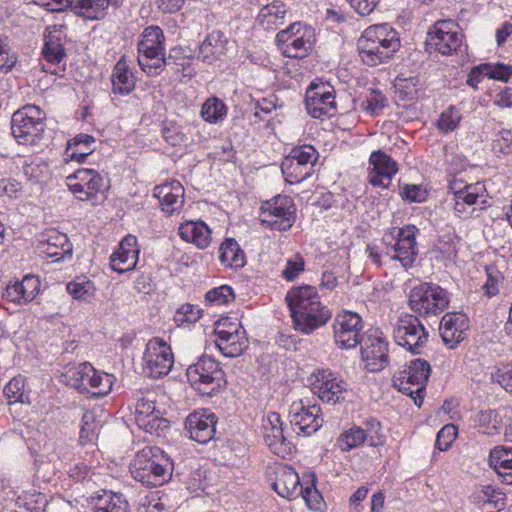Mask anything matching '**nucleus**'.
Here are the masks:
<instances>
[{
  "label": "nucleus",
  "mask_w": 512,
  "mask_h": 512,
  "mask_svg": "<svg viewBox=\"0 0 512 512\" xmlns=\"http://www.w3.org/2000/svg\"><path fill=\"white\" fill-rule=\"evenodd\" d=\"M293 327L310 335L325 326L332 317L331 310L321 302L317 288L311 285L292 287L285 296Z\"/></svg>",
  "instance_id": "nucleus-1"
},
{
  "label": "nucleus",
  "mask_w": 512,
  "mask_h": 512,
  "mask_svg": "<svg viewBox=\"0 0 512 512\" xmlns=\"http://www.w3.org/2000/svg\"><path fill=\"white\" fill-rule=\"evenodd\" d=\"M362 61L368 66L388 62L398 51V33L389 24L372 25L366 28L357 42Z\"/></svg>",
  "instance_id": "nucleus-2"
},
{
  "label": "nucleus",
  "mask_w": 512,
  "mask_h": 512,
  "mask_svg": "<svg viewBox=\"0 0 512 512\" xmlns=\"http://www.w3.org/2000/svg\"><path fill=\"white\" fill-rule=\"evenodd\" d=\"M130 472L136 481L148 487H156L171 478L172 462L159 447L146 446L134 456Z\"/></svg>",
  "instance_id": "nucleus-3"
},
{
  "label": "nucleus",
  "mask_w": 512,
  "mask_h": 512,
  "mask_svg": "<svg viewBox=\"0 0 512 512\" xmlns=\"http://www.w3.org/2000/svg\"><path fill=\"white\" fill-rule=\"evenodd\" d=\"M61 377L68 386L93 397L105 396L112 388V375L98 372L87 362L65 367Z\"/></svg>",
  "instance_id": "nucleus-4"
},
{
  "label": "nucleus",
  "mask_w": 512,
  "mask_h": 512,
  "mask_svg": "<svg viewBox=\"0 0 512 512\" xmlns=\"http://www.w3.org/2000/svg\"><path fill=\"white\" fill-rule=\"evenodd\" d=\"M186 376L191 387L203 396H213L222 391L227 381L220 364L209 356H201L188 366Z\"/></svg>",
  "instance_id": "nucleus-5"
},
{
  "label": "nucleus",
  "mask_w": 512,
  "mask_h": 512,
  "mask_svg": "<svg viewBox=\"0 0 512 512\" xmlns=\"http://www.w3.org/2000/svg\"><path fill=\"white\" fill-rule=\"evenodd\" d=\"M46 114L36 105H26L13 113L11 130L14 138L21 145H35L45 131Z\"/></svg>",
  "instance_id": "nucleus-6"
},
{
  "label": "nucleus",
  "mask_w": 512,
  "mask_h": 512,
  "mask_svg": "<svg viewBox=\"0 0 512 512\" xmlns=\"http://www.w3.org/2000/svg\"><path fill=\"white\" fill-rule=\"evenodd\" d=\"M454 202L453 209L459 218L468 219L487 207V190L482 182L465 184L461 180H453L449 184Z\"/></svg>",
  "instance_id": "nucleus-7"
},
{
  "label": "nucleus",
  "mask_w": 512,
  "mask_h": 512,
  "mask_svg": "<svg viewBox=\"0 0 512 512\" xmlns=\"http://www.w3.org/2000/svg\"><path fill=\"white\" fill-rule=\"evenodd\" d=\"M449 302V293L434 283H421L413 287L409 294V306L420 316L439 315L448 307Z\"/></svg>",
  "instance_id": "nucleus-8"
},
{
  "label": "nucleus",
  "mask_w": 512,
  "mask_h": 512,
  "mask_svg": "<svg viewBox=\"0 0 512 512\" xmlns=\"http://www.w3.org/2000/svg\"><path fill=\"white\" fill-rule=\"evenodd\" d=\"M314 41V30L301 22H294L279 31L275 38L277 47L285 57L299 59L309 54Z\"/></svg>",
  "instance_id": "nucleus-9"
},
{
  "label": "nucleus",
  "mask_w": 512,
  "mask_h": 512,
  "mask_svg": "<svg viewBox=\"0 0 512 512\" xmlns=\"http://www.w3.org/2000/svg\"><path fill=\"white\" fill-rule=\"evenodd\" d=\"M431 373L430 364L424 359H414L407 367L394 375V386L398 390L414 399V403L420 407L426 387V382Z\"/></svg>",
  "instance_id": "nucleus-10"
},
{
  "label": "nucleus",
  "mask_w": 512,
  "mask_h": 512,
  "mask_svg": "<svg viewBox=\"0 0 512 512\" xmlns=\"http://www.w3.org/2000/svg\"><path fill=\"white\" fill-rule=\"evenodd\" d=\"M318 157L319 154L312 145L294 147L281 164L285 180L290 184H297L310 177L315 171Z\"/></svg>",
  "instance_id": "nucleus-11"
},
{
  "label": "nucleus",
  "mask_w": 512,
  "mask_h": 512,
  "mask_svg": "<svg viewBox=\"0 0 512 512\" xmlns=\"http://www.w3.org/2000/svg\"><path fill=\"white\" fill-rule=\"evenodd\" d=\"M69 190L80 201H91L99 195L105 198L108 182L94 169H78L66 178Z\"/></svg>",
  "instance_id": "nucleus-12"
},
{
  "label": "nucleus",
  "mask_w": 512,
  "mask_h": 512,
  "mask_svg": "<svg viewBox=\"0 0 512 512\" xmlns=\"http://www.w3.org/2000/svg\"><path fill=\"white\" fill-rule=\"evenodd\" d=\"M428 335L418 317L412 314L401 316L393 329L395 342L414 354L421 353Z\"/></svg>",
  "instance_id": "nucleus-13"
},
{
  "label": "nucleus",
  "mask_w": 512,
  "mask_h": 512,
  "mask_svg": "<svg viewBox=\"0 0 512 512\" xmlns=\"http://www.w3.org/2000/svg\"><path fill=\"white\" fill-rule=\"evenodd\" d=\"M396 235L394 243L387 244V255L391 260L399 261L405 268H411L418 256V244L416 234L419 229L415 225H406L398 229H393Z\"/></svg>",
  "instance_id": "nucleus-14"
},
{
  "label": "nucleus",
  "mask_w": 512,
  "mask_h": 512,
  "mask_svg": "<svg viewBox=\"0 0 512 512\" xmlns=\"http://www.w3.org/2000/svg\"><path fill=\"white\" fill-rule=\"evenodd\" d=\"M144 371L153 378L167 375L174 363L171 347L159 337L148 341L143 354Z\"/></svg>",
  "instance_id": "nucleus-15"
},
{
  "label": "nucleus",
  "mask_w": 512,
  "mask_h": 512,
  "mask_svg": "<svg viewBox=\"0 0 512 512\" xmlns=\"http://www.w3.org/2000/svg\"><path fill=\"white\" fill-rule=\"evenodd\" d=\"M295 208L288 196L278 195L261 206V222L278 231H286L294 222Z\"/></svg>",
  "instance_id": "nucleus-16"
},
{
  "label": "nucleus",
  "mask_w": 512,
  "mask_h": 512,
  "mask_svg": "<svg viewBox=\"0 0 512 512\" xmlns=\"http://www.w3.org/2000/svg\"><path fill=\"white\" fill-rule=\"evenodd\" d=\"M388 341L383 332L370 329L362 339L361 356L365 367L371 372L384 369L389 362Z\"/></svg>",
  "instance_id": "nucleus-17"
},
{
  "label": "nucleus",
  "mask_w": 512,
  "mask_h": 512,
  "mask_svg": "<svg viewBox=\"0 0 512 512\" xmlns=\"http://www.w3.org/2000/svg\"><path fill=\"white\" fill-rule=\"evenodd\" d=\"M362 318L355 312L342 311L338 313L333 323L335 343L339 348H355L362 342Z\"/></svg>",
  "instance_id": "nucleus-18"
},
{
  "label": "nucleus",
  "mask_w": 512,
  "mask_h": 512,
  "mask_svg": "<svg viewBox=\"0 0 512 512\" xmlns=\"http://www.w3.org/2000/svg\"><path fill=\"white\" fill-rule=\"evenodd\" d=\"M428 35L430 44L443 55L452 54L462 44L463 35L459 32V26L450 19L437 21Z\"/></svg>",
  "instance_id": "nucleus-19"
},
{
  "label": "nucleus",
  "mask_w": 512,
  "mask_h": 512,
  "mask_svg": "<svg viewBox=\"0 0 512 512\" xmlns=\"http://www.w3.org/2000/svg\"><path fill=\"white\" fill-rule=\"evenodd\" d=\"M334 88L328 84H312L306 92V109L313 118L331 117L337 112Z\"/></svg>",
  "instance_id": "nucleus-20"
},
{
  "label": "nucleus",
  "mask_w": 512,
  "mask_h": 512,
  "mask_svg": "<svg viewBox=\"0 0 512 512\" xmlns=\"http://www.w3.org/2000/svg\"><path fill=\"white\" fill-rule=\"evenodd\" d=\"M317 405L304 406L302 402L293 403L289 410L290 425L297 435L310 436L323 424Z\"/></svg>",
  "instance_id": "nucleus-21"
},
{
  "label": "nucleus",
  "mask_w": 512,
  "mask_h": 512,
  "mask_svg": "<svg viewBox=\"0 0 512 512\" xmlns=\"http://www.w3.org/2000/svg\"><path fill=\"white\" fill-rule=\"evenodd\" d=\"M263 437L270 450L281 457L291 452L292 444L284 435L281 417L276 412H271L263 420Z\"/></svg>",
  "instance_id": "nucleus-22"
},
{
  "label": "nucleus",
  "mask_w": 512,
  "mask_h": 512,
  "mask_svg": "<svg viewBox=\"0 0 512 512\" xmlns=\"http://www.w3.org/2000/svg\"><path fill=\"white\" fill-rule=\"evenodd\" d=\"M312 391L323 402L336 404L344 399L346 385L331 371L319 370L315 374V381L312 383Z\"/></svg>",
  "instance_id": "nucleus-23"
},
{
  "label": "nucleus",
  "mask_w": 512,
  "mask_h": 512,
  "mask_svg": "<svg viewBox=\"0 0 512 512\" xmlns=\"http://www.w3.org/2000/svg\"><path fill=\"white\" fill-rule=\"evenodd\" d=\"M369 181L373 186L388 187L398 172V164L382 150L373 151L369 157Z\"/></svg>",
  "instance_id": "nucleus-24"
},
{
  "label": "nucleus",
  "mask_w": 512,
  "mask_h": 512,
  "mask_svg": "<svg viewBox=\"0 0 512 512\" xmlns=\"http://www.w3.org/2000/svg\"><path fill=\"white\" fill-rule=\"evenodd\" d=\"M469 319L461 312L446 313L440 322V335L449 348H455L466 337Z\"/></svg>",
  "instance_id": "nucleus-25"
},
{
  "label": "nucleus",
  "mask_w": 512,
  "mask_h": 512,
  "mask_svg": "<svg viewBox=\"0 0 512 512\" xmlns=\"http://www.w3.org/2000/svg\"><path fill=\"white\" fill-rule=\"evenodd\" d=\"M216 416L208 411L193 412L185 421V428L190 438L198 443L206 444L213 439L216 432Z\"/></svg>",
  "instance_id": "nucleus-26"
},
{
  "label": "nucleus",
  "mask_w": 512,
  "mask_h": 512,
  "mask_svg": "<svg viewBox=\"0 0 512 512\" xmlns=\"http://www.w3.org/2000/svg\"><path fill=\"white\" fill-rule=\"evenodd\" d=\"M139 252L137 238L134 235H127L120 242L118 249L110 256L111 268L118 273L135 269Z\"/></svg>",
  "instance_id": "nucleus-27"
},
{
  "label": "nucleus",
  "mask_w": 512,
  "mask_h": 512,
  "mask_svg": "<svg viewBox=\"0 0 512 512\" xmlns=\"http://www.w3.org/2000/svg\"><path fill=\"white\" fill-rule=\"evenodd\" d=\"M226 323H217L215 344L226 357L240 356L248 348V339L245 331L236 332L221 329Z\"/></svg>",
  "instance_id": "nucleus-28"
},
{
  "label": "nucleus",
  "mask_w": 512,
  "mask_h": 512,
  "mask_svg": "<svg viewBox=\"0 0 512 512\" xmlns=\"http://www.w3.org/2000/svg\"><path fill=\"white\" fill-rule=\"evenodd\" d=\"M275 480L272 484L276 493L288 500L300 496L302 485L297 472L290 466L278 465L274 469Z\"/></svg>",
  "instance_id": "nucleus-29"
},
{
  "label": "nucleus",
  "mask_w": 512,
  "mask_h": 512,
  "mask_svg": "<svg viewBox=\"0 0 512 512\" xmlns=\"http://www.w3.org/2000/svg\"><path fill=\"white\" fill-rule=\"evenodd\" d=\"M153 195L158 198L162 210L169 215L180 210L184 204V187L177 180L156 186Z\"/></svg>",
  "instance_id": "nucleus-30"
},
{
  "label": "nucleus",
  "mask_w": 512,
  "mask_h": 512,
  "mask_svg": "<svg viewBox=\"0 0 512 512\" xmlns=\"http://www.w3.org/2000/svg\"><path fill=\"white\" fill-rule=\"evenodd\" d=\"M484 512H500L505 508V494L492 485H479L470 496Z\"/></svg>",
  "instance_id": "nucleus-31"
},
{
  "label": "nucleus",
  "mask_w": 512,
  "mask_h": 512,
  "mask_svg": "<svg viewBox=\"0 0 512 512\" xmlns=\"http://www.w3.org/2000/svg\"><path fill=\"white\" fill-rule=\"evenodd\" d=\"M211 233L212 231L208 225L201 220L185 221L178 229V234L182 240L194 244L199 249H205L210 245Z\"/></svg>",
  "instance_id": "nucleus-32"
},
{
  "label": "nucleus",
  "mask_w": 512,
  "mask_h": 512,
  "mask_svg": "<svg viewBox=\"0 0 512 512\" xmlns=\"http://www.w3.org/2000/svg\"><path fill=\"white\" fill-rule=\"evenodd\" d=\"M365 441H367L371 447H377L382 444V439L380 437L369 434V432L364 431V428L362 427L353 426L339 436L337 445L341 451L347 452L359 447Z\"/></svg>",
  "instance_id": "nucleus-33"
},
{
  "label": "nucleus",
  "mask_w": 512,
  "mask_h": 512,
  "mask_svg": "<svg viewBox=\"0 0 512 512\" xmlns=\"http://www.w3.org/2000/svg\"><path fill=\"white\" fill-rule=\"evenodd\" d=\"M227 38L219 30L209 33L199 46L198 58L213 63L226 53Z\"/></svg>",
  "instance_id": "nucleus-34"
},
{
  "label": "nucleus",
  "mask_w": 512,
  "mask_h": 512,
  "mask_svg": "<svg viewBox=\"0 0 512 512\" xmlns=\"http://www.w3.org/2000/svg\"><path fill=\"white\" fill-rule=\"evenodd\" d=\"M489 465L503 483L512 485V448L504 446L493 448L489 455Z\"/></svg>",
  "instance_id": "nucleus-35"
},
{
  "label": "nucleus",
  "mask_w": 512,
  "mask_h": 512,
  "mask_svg": "<svg viewBox=\"0 0 512 512\" xmlns=\"http://www.w3.org/2000/svg\"><path fill=\"white\" fill-rule=\"evenodd\" d=\"M287 13L286 5L282 1L273 0L260 9L257 20L264 29L276 30L285 23Z\"/></svg>",
  "instance_id": "nucleus-36"
},
{
  "label": "nucleus",
  "mask_w": 512,
  "mask_h": 512,
  "mask_svg": "<svg viewBox=\"0 0 512 512\" xmlns=\"http://www.w3.org/2000/svg\"><path fill=\"white\" fill-rule=\"evenodd\" d=\"M353 103L354 110L365 112L371 116H377L387 105V98L380 90L369 89L354 99Z\"/></svg>",
  "instance_id": "nucleus-37"
},
{
  "label": "nucleus",
  "mask_w": 512,
  "mask_h": 512,
  "mask_svg": "<svg viewBox=\"0 0 512 512\" xmlns=\"http://www.w3.org/2000/svg\"><path fill=\"white\" fill-rule=\"evenodd\" d=\"M111 80L114 93L127 95L134 90L135 78L124 57L114 66Z\"/></svg>",
  "instance_id": "nucleus-38"
},
{
  "label": "nucleus",
  "mask_w": 512,
  "mask_h": 512,
  "mask_svg": "<svg viewBox=\"0 0 512 512\" xmlns=\"http://www.w3.org/2000/svg\"><path fill=\"white\" fill-rule=\"evenodd\" d=\"M219 260L225 267L242 268L246 263L245 253L234 238L225 239L219 248Z\"/></svg>",
  "instance_id": "nucleus-39"
},
{
  "label": "nucleus",
  "mask_w": 512,
  "mask_h": 512,
  "mask_svg": "<svg viewBox=\"0 0 512 512\" xmlns=\"http://www.w3.org/2000/svg\"><path fill=\"white\" fill-rule=\"evenodd\" d=\"M165 36L159 26H149L144 29L138 42V53H163Z\"/></svg>",
  "instance_id": "nucleus-40"
},
{
  "label": "nucleus",
  "mask_w": 512,
  "mask_h": 512,
  "mask_svg": "<svg viewBox=\"0 0 512 512\" xmlns=\"http://www.w3.org/2000/svg\"><path fill=\"white\" fill-rule=\"evenodd\" d=\"M95 138L88 134H78L68 142L65 156L67 159L75 160L79 163L83 162L90 155L94 148Z\"/></svg>",
  "instance_id": "nucleus-41"
},
{
  "label": "nucleus",
  "mask_w": 512,
  "mask_h": 512,
  "mask_svg": "<svg viewBox=\"0 0 512 512\" xmlns=\"http://www.w3.org/2000/svg\"><path fill=\"white\" fill-rule=\"evenodd\" d=\"M70 8L75 14L98 19L104 15L108 7L106 0H71Z\"/></svg>",
  "instance_id": "nucleus-42"
},
{
  "label": "nucleus",
  "mask_w": 512,
  "mask_h": 512,
  "mask_svg": "<svg viewBox=\"0 0 512 512\" xmlns=\"http://www.w3.org/2000/svg\"><path fill=\"white\" fill-rule=\"evenodd\" d=\"M459 237L454 229L443 231L439 235L433 250L439 252L445 260L453 261L457 257Z\"/></svg>",
  "instance_id": "nucleus-43"
},
{
  "label": "nucleus",
  "mask_w": 512,
  "mask_h": 512,
  "mask_svg": "<svg viewBox=\"0 0 512 512\" xmlns=\"http://www.w3.org/2000/svg\"><path fill=\"white\" fill-rule=\"evenodd\" d=\"M200 114L204 121L217 124L225 119L227 106L221 99L211 97L203 103Z\"/></svg>",
  "instance_id": "nucleus-44"
},
{
  "label": "nucleus",
  "mask_w": 512,
  "mask_h": 512,
  "mask_svg": "<svg viewBox=\"0 0 512 512\" xmlns=\"http://www.w3.org/2000/svg\"><path fill=\"white\" fill-rule=\"evenodd\" d=\"M138 64L141 70L148 76H157L166 67L165 54L164 52L138 53Z\"/></svg>",
  "instance_id": "nucleus-45"
},
{
  "label": "nucleus",
  "mask_w": 512,
  "mask_h": 512,
  "mask_svg": "<svg viewBox=\"0 0 512 512\" xmlns=\"http://www.w3.org/2000/svg\"><path fill=\"white\" fill-rule=\"evenodd\" d=\"M95 512H128V503L121 494L105 492L98 499Z\"/></svg>",
  "instance_id": "nucleus-46"
},
{
  "label": "nucleus",
  "mask_w": 512,
  "mask_h": 512,
  "mask_svg": "<svg viewBox=\"0 0 512 512\" xmlns=\"http://www.w3.org/2000/svg\"><path fill=\"white\" fill-rule=\"evenodd\" d=\"M420 88V80L417 77H397L395 80L396 93L399 99L403 101H412L417 99Z\"/></svg>",
  "instance_id": "nucleus-47"
},
{
  "label": "nucleus",
  "mask_w": 512,
  "mask_h": 512,
  "mask_svg": "<svg viewBox=\"0 0 512 512\" xmlns=\"http://www.w3.org/2000/svg\"><path fill=\"white\" fill-rule=\"evenodd\" d=\"M44 58L52 64H59L65 57V49L59 36L49 33L42 50Z\"/></svg>",
  "instance_id": "nucleus-48"
},
{
  "label": "nucleus",
  "mask_w": 512,
  "mask_h": 512,
  "mask_svg": "<svg viewBox=\"0 0 512 512\" xmlns=\"http://www.w3.org/2000/svg\"><path fill=\"white\" fill-rule=\"evenodd\" d=\"M461 119L460 110L451 105L440 114L436 126L442 133H450L458 127Z\"/></svg>",
  "instance_id": "nucleus-49"
},
{
  "label": "nucleus",
  "mask_w": 512,
  "mask_h": 512,
  "mask_svg": "<svg viewBox=\"0 0 512 512\" xmlns=\"http://www.w3.org/2000/svg\"><path fill=\"white\" fill-rule=\"evenodd\" d=\"M68 293L77 300H89L94 296L95 286L86 278H77L67 285Z\"/></svg>",
  "instance_id": "nucleus-50"
},
{
  "label": "nucleus",
  "mask_w": 512,
  "mask_h": 512,
  "mask_svg": "<svg viewBox=\"0 0 512 512\" xmlns=\"http://www.w3.org/2000/svg\"><path fill=\"white\" fill-rule=\"evenodd\" d=\"M137 425L147 433L160 436L165 429L169 428V421L161 416L160 411H157L153 415L139 420Z\"/></svg>",
  "instance_id": "nucleus-51"
},
{
  "label": "nucleus",
  "mask_w": 512,
  "mask_h": 512,
  "mask_svg": "<svg viewBox=\"0 0 512 512\" xmlns=\"http://www.w3.org/2000/svg\"><path fill=\"white\" fill-rule=\"evenodd\" d=\"M161 133L165 141L173 147L180 145L186 139L182 126L174 121H164Z\"/></svg>",
  "instance_id": "nucleus-52"
},
{
  "label": "nucleus",
  "mask_w": 512,
  "mask_h": 512,
  "mask_svg": "<svg viewBox=\"0 0 512 512\" xmlns=\"http://www.w3.org/2000/svg\"><path fill=\"white\" fill-rule=\"evenodd\" d=\"M498 417V412L495 410H486L479 413L478 425L484 434L495 435L500 433Z\"/></svg>",
  "instance_id": "nucleus-53"
},
{
  "label": "nucleus",
  "mask_w": 512,
  "mask_h": 512,
  "mask_svg": "<svg viewBox=\"0 0 512 512\" xmlns=\"http://www.w3.org/2000/svg\"><path fill=\"white\" fill-rule=\"evenodd\" d=\"M97 422L93 412L86 411L81 419L79 441L81 444L91 442L96 436Z\"/></svg>",
  "instance_id": "nucleus-54"
},
{
  "label": "nucleus",
  "mask_w": 512,
  "mask_h": 512,
  "mask_svg": "<svg viewBox=\"0 0 512 512\" xmlns=\"http://www.w3.org/2000/svg\"><path fill=\"white\" fill-rule=\"evenodd\" d=\"M201 317V311L196 306L186 303L181 305L175 315L174 321L178 326H183L186 324H193L197 322Z\"/></svg>",
  "instance_id": "nucleus-55"
},
{
  "label": "nucleus",
  "mask_w": 512,
  "mask_h": 512,
  "mask_svg": "<svg viewBox=\"0 0 512 512\" xmlns=\"http://www.w3.org/2000/svg\"><path fill=\"white\" fill-rule=\"evenodd\" d=\"M235 298L233 289L228 285H222L220 287L209 290L205 299L213 305H224L233 301Z\"/></svg>",
  "instance_id": "nucleus-56"
},
{
  "label": "nucleus",
  "mask_w": 512,
  "mask_h": 512,
  "mask_svg": "<svg viewBox=\"0 0 512 512\" xmlns=\"http://www.w3.org/2000/svg\"><path fill=\"white\" fill-rule=\"evenodd\" d=\"M492 151L496 156L512 154V131L503 129L499 131L493 142Z\"/></svg>",
  "instance_id": "nucleus-57"
},
{
  "label": "nucleus",
  "mask_w": 512,
  "mask_h": 512,
  "mask_svg": "<svg viewBox=\"0 0 512 512\" xmlns=\"http://www.w3.org/2000/svg\"><path fill=\"white\" fill-rule=\"evenodd\" d=\"M18 284L26 304L31 302L40 291V280L34 275H26L22 281H18Z\"/></svg>",
  "instance_id": "nucleus-58"
},
{
  "label": "nucleus",
  "mask_w": 512,
  "mask_h": 512,
  "mask_svg": "<svg viewBox=\"0 0 512 512\" xmlns=\"http://www.w3.org/2000/svg\"><path fill=\"white\" fill-rule=\"evenodd\" d=\"M4 394L14 402L23 403L26 397L24 379L21 376L12 378L4 387Z\"/></svg>",
  "instance_id": "nucleus-59"
},
{
  "label": "nucleus",
  "mask_w": 512,
  "mask_h": 512,
  "mask_svg": "<svg viewBox=\"0 0 512 512\" xmlns=\"http://www.w3.org/2000/svg\"><path fill=\"white\" fill-rule=\"evenodd\" d=\"M400 195L403 200L410 203H421L427 198V191L421 185L405 184Z\"/></svg>",
  "instance_id": "nucleus-60"
},
{
  "label": "nucleus",
  "mask_w": 512,
  "mask_h": 512,
  "mask_svg": "<svg viewBox=\"0 0 512 512\" xmlns=\"http://www.w3.org/2000/svg\"><path fill=\"white\" fill-rule=\"evenodd\" d=\"M484 70L487 72V77L489 79L500 80L503 82H507L512 76V66L505 65L503 63H485Z\"/></svg>",
  "instance_id": "nucleus-61"
},
{
  "label": "nucleus",
  "mask_w": 512,
  "mask_h": 512,
  "mask_svg": "<svg viewBox=\"0 0 512 512\" xmlns=\"http://www.w3.org/2000/svg\"><path fill=\"white\" fill-rule=\"evenodd\" d=\"M456 436L457 428L452 424L445 425L438 432L435 445L440 451H446L451 447Z\"/></svg>",
  "instance_id": "nucleus-62"
},
{
  "label": "nucleus",
  "mask_w": 512,
  "mask_h": 512,
  "mask_svg": "<svg viewBox=\"0 0 512 512\" xmlns=\"http://www.w3.org/2000/svg\"><path fill=\"white\" fill-rule=\"evenodd\" d=\"M24 174L31 182L39 183L47 178L49 169L45 163L31 162L24 166Z\"/></svg>",
  "instance_id": "nucleus-63"
},
{
  "label": "nucleus",
  "mask_w": 512,
  "mask_h": 512,
  "mask_svg": "<svg viewBox=\"0 0 512 512\" xmlns=\"http://www.w3.org/2000/svg\"><path fill=\"white\" fill-rule=\"evenodd\" d=\"M493 381H496L507 392L512 393V365H503L497 368L492 374Z\"/></svg>",
  "instance_id": "nucleus-64"
}]
</instances>
